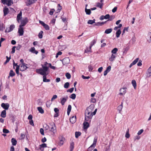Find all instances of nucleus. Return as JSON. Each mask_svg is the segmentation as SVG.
<instances>
[{"mask_svg":"<svg viewBox=\"0 0 151 151\" xmlns=\"http://www.w3.org/2000/svg\"><path fill=\"white\" fill-rule=\"evenodd\" d=\"M35 50V49L34 47H32L30 49L29 51L32 53H33Z\"/></svg>","mask_w":151,"mask_h":151,"instance_id":"e2e57ef3","label":"nucleus"},{"mask_svg":"<svg viewBox=\"0 0 151 151\" xmlns=\"http://www.w3.org/2000/svg\"><path fill=\"white\" fill-rule=\"evenodd\" d=\"M6 60L5 61V62L4 63V64H6L9 61L11 58L10 56L9 58L7 56H6Z\"/></svg>","mask_w":151,"mask_h":151,"instance_id":"ea45409f","label":"nucleus"},{"mask_svg":"<svg viewBox=\"0 0 151 151\" xmlns=\"http://www.w3.org/2000/svg\"><path fill=\"white\" fill-rule=\"evenodd\" d=\"M62 9V7L60 6V4H58V9H57V12H59Z\"/></svg>","mask_w":151,"mask_h":151,"instance_id":"8fccbe9b","label":"nucleus"},{"mask_svg":"<svg viewBox=\"0 0 151 151\" xmlns=\"http://www.w3.org/2000/svg\"><path fill=\"white\" fill-rule=\"evenodd\" d=\"M104 17L105 19H109L110 18V15L109 14H107L104 16Z\"/></svg>","mask_w":151,"mask_h":151,"instance_id":"774afa93","label":"nucleus"},{"mask_svg":"<svg viewBox=\"0 0 151 151\" xmlns=\"http://www.w3.org/2000/svg\"><path fill=\"white\" fill-rule=\"evenodd\" d=\"M1 106L2 107L5 109L4 110H8L9 108V104L8 103H2L1 104Z\"/></svg>","mask_w":151,"mask_h":151,"instance_id":"39448f33","label":"nucleus"},{"mask_svg":"<svg viewBox=\"0 0 151 151\" xmlns=\"http://www.w3.org/2000/svg\"><path fill=\"white\" fill-rule=\"evenodd\" d=\"M69 86V83L68 82H66L65 83L64 85V88H68Z\"/></svg>","mask_w":151,"mask_h":151,"instance_id":"4c0bfd02","label":"nucleus"},{"mask_svg":"<svg viewBox=\"0 0 151 151\" xmlns=\"http://www.w3.org/2000/svg\"><path fill=\"white\" fill-rule=\"evenodd\" d=\"M13 4L12 1L11 0H7L6 4L9 6Z\"/></svg>","mask_w":151,"mask_h":151,"instance_id":"bb28decb","label":"nucleus"},{"mask_svg":"<svg viewBox=\"0 0 151 151\" xmlns=\"http://www.w3.org/2000/svg\"><path fill=\"white\" fill-rule=\"evenodd\" d=\"M88 24H92L94 23L91 20H89L88 21Z\"/></svg>","mask_w":151,"mask_h":151,"instance_id":"69168bd1","label":"nucleus"},{"mask_svg":"<svg viewBox=\"0 0 151 151\" xmlns=\"http://www.w3.org/2000/svg\"><path fill=\"white\" fill-rule=\"evenodd\" d=\"M81 133L80 132H75V137L76 138H78L81 135Z\"/></svg>","mask_w":151,"mask_h":151,"instance_id":"473e14b6","label":"nucleus"},{"mask_svg":"<svg viewBox=\"0 0 151 151\" xmlns=\"http://www.w3.org/2000/svg\"><path fill=\"white\" fill-rule=\"evenodd\" d=\"M131 42L132 44H134L136 41V38L135 37H133L131 39Z\"/></svg>","mask_w":151,"mask_h":151,"instance_id":"49530a36","label":"nucleus"},{"mask_svg":"<svg viewBox=\"0 0 151 151\" xmlns=\"http://www.w3.org/2000/svg\"><path fill=\"white\" fill-rule=\"evenodd\" d=\"M123 107V103L122 102L121 104L119 106L117 107V110L119 111V113H120L122 111Z\"/></svg>","mask_w":151,"mask_h":151,"instance_id":"dca6fc26","label":"nucleus"},{"mask_svg":"<svg viewBox=\"0 0 151 151\" xmlns=\"http://www.w3.org/2000/svg\"><path fill=\"white\" fill-rule=\"evenodd\" d=\"M117 51V48H115L112 50L111 52L113 53V54H116Z\"/></svg>","mask_w":151,"mask_h":151,"instance_id":"e433bc0d","label":"nucleus"},{"mask_svg":"<svg viewBox=\"0 0 151 151\" xmlns=\"http://www.w3.org/2000/svg\"><path fill=\"white\" fill-rule=\"evenodd\" d=\"M16 48V46H14L12 48V51H11V53L13 54L15 52V48Z\"/></svg>","mask_w":151,"mask_h":151,"instance_id":"052dcab7","label":"nucleus"},{"mask_svg":"<svg viewBox=\"0 0 151 151\" xmlns=\"http://www.w3.org/2000/svg\"><path fill=\"white\" fill-rule=\"evenodd\" d=\"M3 12L4 13V16H5L8 14L9 12L8 9L7 7H5L4 9Z\"/></svg>","mask_w":151,"mask_h":151,"instance_id":"2eb2a0df","label":"nucleus"},{"mask_svg":"<svg viewBox=\"0 0 151 151\" xmlns=\"http://www.w3.org/2000/svg\"><path fill=\"white\" fill-rule=\"evenodd\" d=\"M147 37L149 38L150 40H151V32H148Z\"/></svg>","mask_w":151,"mask_h":151,"instance_id":"13d9d810","label":"nucleus"},{"mask_svg":"<svg viewBox=\"0 0 151 151\" xmlns=\"http://www.w3.org/2000/svg\"><path fill=\"white\" fill-rule=\"evenodd\" d=\"M85 12L87 14L90 15L91 14V12L90 9H88L85 8Z\"/></svg>","mask_w":151,"mask_h":151,"instance_id":"cd10ccee","label":"nucleus"},{"mask_svg":"<svg viewBox=\"0 0 151 151\" xmlns=\"http://www.w3.org/2000/svg\"><path fill=\"white\" fill-rule=\"evenodd\" d=\"M92 107L90 106L88 107L85 111V120L86 121H90L93 116L91 111Z\"/></svg>","mask_w":151,"mask_h":151,"instance_id":"f257e3e1","label":"nucleus"},{"mask_svg":"<svg viewBox=\"0 0 151 151\" xmlns=\"http://www.w3.org/2000/svg\"><path fill=\"white\" fill-rule=\"evenodd\" d=\"M121 33V32L120 29H118L116 32V36L117 38L119 37Z\"/></svg>","mask_w":151,"mask_h":151,"instance_id":"a878e982","label":"nucleus"},{"mask_svg":"<svg viewBox=\"0 0 151 151\" xmlns=\"http://www.w3.org/2000/svg\"><path fill=\"white\" fill-rule=\"evenodd\" d=\"M71 109V106L70 105L68 106L67 109V114L69 115Z\"/></svg>","mask_w":151,"mask_h":151,"instance_id":"c85d7f7f","label":"nucleus"},{"mask_svg":"<svg viewBox=\"0 0 151 151\" xmlns=\"http://www.w3.org/2000/svg\"><path fill=\"white\" fill-rule=\"evenodd\" d=\"M3 132L5 133H8L9 132V130L6 129H4L3 130Z\"/></svg>","mask_w":151,"mask_h":151,"instance_id":"5fc2aeb1","label":"nucleus"},{"mask_svg":"<svg viewBox=\"0 0 151 151\" xmlns=\"http://www.w3.org/2000/svg\"><path fill=\"white\" fill-rule=\"evenodd\" d=\"M96 41L94 40L91 42V44L89 47V50H88V51H90V50L91 49L92 47L96 43Z\"/></svg>","mask_w":151,"mask_h":151,"instance_id":"5701e85b","label":"nucleus"},{"mask_svg":"<svg viewBox=\"0 0 151 151\" xmlns=\"http://www.w3.org/2000/svg\"><path fill=\"white\" fill-rule=\"evenodd\" d=\"M15 28V26L14 25H11L9 27V29L11 31L13 30V29Z\"/></svg>","mask_w":151,"mask_h":151,"instance_id":"09e8293b","label":"nucleus"},{"mask_svg":"<svg viewBox=\"0 0 151 151\" xmlns=\"http://www.w3.org/2000/svg\"><path fill=\"white\" fill-rule=\"evenodd\" d=\"M29 2V4H31L34 3L37 0H27Z\"/></svg>","mask_w":151,"mask_h":151,"instance_id":"de8ad7c7","label":"nucleus"},{"mask_svg":"<svg viewBox=\"0 0 151 151\" xmlns=\"http://www.w3.org/2000/svg\"><path fill=\"white\" fill-rule=\"evenodd\" d=\"M74 143L73 142H72L70 144V151H72L74 148Z\"/></svg>","mask_w":151,"mask_h":151,"instance_id":"393cba45","label":"nucleus"},{"mask_svg":"<svg viewBox=\"0 0 151 151\" xmlns=\"http://www.w3.org/2000/svg\"><path fill=\"white\" fill-rule=\"evenodd\" d=\"M76 96L75 94L73 93L70 96V97L73 99H75L76 98Z\"/></svg>","mask_w":151,"mask_h":151,"instance_id":"c9c22d12","label":"nucleus"},{"mask_svg":"<svg viewBox=\"0 0 151 151\" xmlns=\"http://www.w3.org/2000/svg\"><path fill=\"white\" fill-rule=\"evenodd\" d=\"M144 130L143 129L139 130L137 133V134L138 135H140L143 132Z\"/></svg>","mask_w":151,"mask_h":151,"instance_id":"bf43d9fd","label":"nucleus"},{"mask_svg":"<svg viewBox=\"0 0 151 151\" xmlns=\"http://www.w3.org/2000/svg\"><path fill=\"white\" fill-rule=\"evenodd\" d=\"M115 18V16L114 15L110 16V18L108 20V21H111L112 20Z\"/></svg>","mask_w":151,"mask_h":151,"instance_id":"a18cd8bd","label":"nucleus"},{"mask_svg":"<svg viewBox=\"0 0 151 151\" xmlns=\"http://www.w3.org/2000/svg\"><path fill=\"white\" fill-rule=\"evenodd\" d=\"M139 60V58H137L132 63L134 65H135L138 61Z\"/></svg>","mask_w":151,"mask_h":151,"instance_id":"603ef678","label":"nucleus"},{"mask_svg":"<svg viewBox=\"0 0 151 151\" xmlns=\"http://www.w3.org/2000/svg\"><path fill=\"white\" fill-rule=\"evenodd\" d=\"M132 83L134 89H135L136 87V83L135 80H132Z\"/></svg>","mask_w":151,"mask_h":151,"instance_id":"7c9ffc66","label":"nucleus"},{"mask_svg":"<svg viewBox=\"0 0 151 151\" xmlns=\"http://www.w3.org/2000/svg\"><path fill=\"white\" fill-rule=\"evenodd\" d=\"M29 123L30 125H32V126H34V124L33 121L32 120H31L29 121Z\"/></svg>","mask_w":151,"mask_h":151,"instance_id":"338daca9","label":"nucleus"},{"mask_svg":"<svg viewBox=\"0 0 151 151\" xmlns=\"http://www.w3.org/2000/svg\"><path fill=\"white\" fill-rule=\"evenodd\" d=\"M43 32L42 31H41L39 33L38 36L41 39L42 37V34Z\"/></svg>","mask_w":151,"mask_h":151,"instance_id":"f704fd0d","label":"nucleus"},{"mask_svg":"<svg viewBox=\"0 0 151 151\" xmlns=\"http://www.w3.org/2000/svg\"><path fill=\"white\" fill-rule=\"evenodd\" d=\"M49 129L50 131L53 132V133H55L56 132V127L54 123H52L50 125V128H49Z\"/></svg>","mask_w":151,"mask_h":151,"instance_id":"20e7f679","label":"nucleus"},{"mask_svg":"<svg viewBox=\"0 0 151 151\" xmlns=\"http://www.w3.org/2000/svg\"><path fill=\"white\" fill-rule=\"evenodd\" d=\"M40 146H41V147H42L43 148L47 147V145L45 143L42 144L40 145Z\"/></svg>","mask_w":151,"mask_h":151,"instance_id":"680f3d73","label":"nucleus"},{"mask_svg":"<svg viewBox=\"0 0 151 151\" xmlns=\"http://www.w3.org/2000/svg\"><path fill=\"white\" fill-rule=\"evenodd\" d=\"M65 76L68 79H69L71 77V75L70 74L68 73H67L65 74Z\"/></svg>","mask_w":151,"mask_h":151,"instance_id":"79ce46f5","label":"nucleus"},{"mask_svg":"<svg viewBox=\"0 0 151 151\" xmlns=\"http://www.w3.org/2000/svg\"><path fill=\"white\" fill-rule=\"evenodd\" d=\"M129 129H128L126 132V134H125V136L127 138H129L130 137V135L129 133Z\"/></svg>","mask_w":151,"mask_h":151,"instance_id":"58836bf2","label":"nucleus"},{"mask_svg":"<svg viewBox=\"0 0 151 151\" xmlns=\"http://www.w3.org/2000/svg\"><path fill=\"white\" fill-rule=\"evenodd\" d=\"M62 62L63 65H67L69 63L70 60L68 58H65L63 60Z\"/></svg>","mask_w":151,"mask_h":151,"instance_id":"6e6552de","label":"nucleus"},{"mask_svg":"<svg viewBox=\"0 0 151 151\" xmlns=\"http://www.w3.org/2000/svg\"><path fill=\"white\" fill-rule=\"evenodd\" d=\"M49 64L47 62H45L43 65L42 64L41 65L42 68L36 69V72L37 73L47 72L49 67H48Z\"/></svg>","mask_w":151,"mask_h":151,"instance_id":"f03ea898","label":"nucleus"},{"mask_svg":"<svg viewBox=\"0 0 151 151\" xmlns=\"http://www.w3.org/2000/svg\"><path fill=\"white\" fill-rule=\"evenodd\" d=\"M40 133H41V134L43 135H44V130L43 129H42V128H41L40 129Z\"/></svg>","mask_w":151,"mask_h":151,"instance_id":"4d7b16f0","label":"nucleus"},{"mask_svg":"<svg viewBox=\"0 0 151 151\" xmlns=\"http://www.w3.org/2000/svg\"><path fill=\"white\" fill-rule=\"evenodd\" d=\"M97 141V138L95 137L94 139L93 142V144H92L93 145H94L96 146V143Z\"/></svg>","mask_w":151,"mask_h":151,"instance_id":"37998d69","label":"nucleus"},{"mask_svg":"<svg viewBox=\"0 0 151 151\" xmlns=\"http://www.w3.org/2000/svg\"><path fill=\"white\" fill-rule=\"evenodd\" d=\"M112 31V28H109L107 29H106L104 33L106 34H108L111 33Z\"/></svg>","mask_w":151,"mask_h":151,"instance_id":"412c9836","label":"nucleus"},{"mask_svg":"<svg viewBox=\"0 0 151 151\" xmlns=\"http://www.w3.org/2000/svg\"><path fill=\"white\" fill-rule=\"evenodd\" d=\"M108 20H107L105 22H98L97 24H96L95 25H96V26H98L99 25H102V24H104L105 23H106V22H107Z\"/></svg>","mask_w":151,"mask_h":151,"instance_id":"72a5a7b5","label":"nucleus"},{"mask_svg":"<svg viewBox=\"0 0 151 151\" xmlns=\"http://www.w3.org/2000/svg\"><path fill=\"white\" fill-rule=\"evenodd\" d=\"M43 27L46 30H49L50 29V27L47 24H45Z\"/></svg>","mask_w":151,"mask_h":151,"instance_id":"a19ab883","label":"nucleus"},{"mask_svg":"<svg viewBox=\"0 0 151 151\" xmlns=\"http://www.w3.org/2000/svg\"><path fill=\"white\" fill-rule=\"evenodd\" d=\"M27 64H21V65H20V70L22 71H23L26 70L27 68Z\"/></svg>","mask_w":151,"mask_h":151,"instance_id":"423d86ee","label":"nucleus"},{"mask_svg":"<svg viewBox=\"0 0 151 151\" xmlns=\"http://www.w3.org/2000/svg\"><path fill=\"white\" fill-rule=\"evenodd\" d=\"M95 146L92 145L88 149L87 151H91L95 147Z\"/></svg>","mask_w":151,"mask_h":151,"instance_id":"2f4dec72","label":"nucleus"},{"mask_svg":"<svg viewBox=\"0 0 151 151\" xmlns=\"http://www.w3.org/2000/svg\"><path fill=\"white\" fill-rule=\"evenodd\" d=\"M23 29L22 27H19L18 29V32L19 33V36H22L24 34Z\"/></svg>","mask_w":151,"mask_h":151,"instance_id":"f8f14e48","label":"nucleus"},{"mask_svg":"<svg viewBox=\"0 0 151 151\" xmlns=\"http://www.w3.org/2000/svg\"><path fill=\"white\" fill-rule=\"evenodd\" d=\"M146 76L147 78H149L151 76V66L148 69L146 74Z\"/></svg>","mask_w":151,"mask_h":151,"instance_id":"9d476101","label":"nucleus"},{"mask_svg":"<svg viewBox=\"0 0 151 151\" xmlns=\"http://www.w3.org/2000/svg\"><path fill=\"white\" fill-rule=\"evenodd\" d=\"M48 67H50V68L53 70H55V67L54 66H52L51 63L49 64V65L48 66Z\"/></svg>","mask_w":151,"mask_h":151,"instance_id":"864d4df0","label":"nucleus"},{"mask_svg":"<svg viewBox=\"0 0 151 151\" xmlns=\"http://www.w3.org/2000/svg\"><path fill=\"white\" fill-rule=\"evenodd\" d=\"M37 109V110L40 113L42 114L44 113V111L41 107H38Z\"/></svg>","mask_w":151,"mask_h":151,"instance_id":"c756f323","label":"nucleus"},{"mask_svg":"<svg viewBox=\"0 0 151 151\" xmlns=\"http://www.w3.org/2000/svg\"><path fill=\"white\" fill-rule=\"evenodd\" d=\"M76 116H73L70 119V122L72 124L76 122Z\"/></svg>","mask_w":151,"mask_h":151,"instance_id":"4468645a","label":"nucleus"},{"mask_svg":"<svg viewBox=\"0 0 151 151\" xmlns=\"http://www.w3.org/2000/svg\"><path fill=\"white\" fill-rule=\"evenodd\" d=\"M82 78L83 79H88L90 78V77L89 76H85L83 75L82 76Z\"/></svg>","mask_w":151,"mask_h":151,"instance_id":"0e129e2a","label":"nucleus"},{"mask_svg":"<svg viewBox=\"0 0 151 151\" xmlns=\"http://www.w3.org/2000/svg\"><path fill=\"white\" fill-rule=\"evenodd\" d=\"M6 112L5 110H3L1 114V116L3 118H5L6 116Z\"/></svg>","mask_w":151,"mask_h":151,"instance_id":"a211bd4d","label":"nucleus"},{"mask_svg":"<svg viewBox=\"0 0 151 151\" xmlns=\"http://www.w3.org/2000/svg\"><path fill=\"white\" fill-rule=\"evenodd\" d=\"M25 134H24L21 133V134L20 139H22L25 138Z\"/></svg>","mask_w":151,"mask_h":151,"instance_id":"3c124183","label":"nucleus"},{"mask_svg":"<svg viewBox=\"0 0 151 151\" xmlns=\"http://www.w3.org/2000/svg\"><path fill=\"white\" fill-rule=\"evenodd\" d=\"M116 57L115 55L112 54L111 57L109 58V60L111 61H114Z\"/></svg>","mask_w":151,"mask_h":151,"instance_id":"6ab92c4d","label":"nucleus"},{"mask_svg":"<svg viewBox=\"0 0 151 151\" xmlns=\"http://www.w3.org/2000/svg\"><path fill=\"white\" fill-rule=\"evenodd\" d=\"M68 99V97L67 96L64 97L60 99L61 103L62 105H64L65 103L66 102Z\"/></svg>","mask_w":151,"mask_h":151,"instance_id":"0eeeda50","label":"nucleus"},{"mask_svg":"<svg viewBox=\"0 0 151 151\" xmlns=\"http://www.w3.org/2000/svg\"><path fill=\"white\" fill-rule=\"evenodd\" d=\"M103 4H101L100 3H98L97 4V6L99 7L100 8H102Z\"/></svg>","mask_w":151,"mask_h":151,"instance_id":"c03bdc74","label":"nucleus"},{"mask_svg":"<svg viewBox=\"0 0 151 151\" xmlns=\"http://www.w3.org/2000/svg\"><path fill=\"white\" fill-rule=\"evenodd\" d=\"M12 144L13 145H16L17 143V140L14 138H12L11 139Z\"/></svg>","mask_w":151,"mask_h":151,"instance_id":"4be33fe9","label":"nucleus"},{"mask_svg":"<svg viewBox=\"0 0 151 151\" xmlns=\"http://www.w3.org/2000/svg\"><path fill=\"white\" fill-rule=\"evenodd\" d=\"M22 12L20 11V13L17 15V20L19 22V21L22 18Z\"/></svg>","mask_w":151,"mask_h":151,"instance_id":"aec40b11","label":"nucleus"},{"mask_svg":"<svg viewBox=\"0 0 151 151\" xmlns=\"http://www.w3.org/2000/svg\"><path fill=\"white\" fill-rule=\"evenodd\" d=\"M60 142L59 143V145L60 146L62 145L63 144V142L65 140L64 138L62 136L60 137Z\"/></svg>","mask_w":151,"mask_h":151,"instance_id":"ddd939ff","label":"nucleus"},{"mask_svg":"<svg viewBox=\"0 0 151 151\" xmlns=\"http://www.w3.org/2000/svg\"><path fill=\"white\" fill-rule=\"evenodd\" d=\"M27 22L28 21L27 19H25L22 21L21 22V24L19 27H22L24 26Z\"/></svg>","mask_w":151,"mask_h":151,"instance_id":"1a4fd4ad","label":"nucleus"},{"mask_svg":"<svg viewBox=\"0 0 151 151\" xmlns=\"http://www.w3.org/2000/svg\"><path fill=\"white\" fill-rule=\"evenodd\" d=\"M83 127L85 129H87L89 127V124L87 122H84L83 123Z\"/></svg>","mask_w":151,"mask_h":151,"instance_id":"f3484780","label":"nucleus"},{"mask_svg":"<svg viewBox=\"0 0 151 151\" xmlns=\"http://www.w3.org/2000/svg\"><path fill=\"white\" fill-rule=\"evenodd\" d=\"M74 89V88H72L68 90L67 91L69 92L70 93H72L73 92Z\"/></svg>","mask_w":151,"mask_h":151,"instance_id":"6e6d98bb","label":"nucleus"},{"mask_svg":"<svg viewBox=\"0 0 151 151\" xmlns=\"http://www.w3.org/2000/svg\"><path fill=\"white\" fill-rule=\"evenodd\" d=\"M126 89L127 88H121L119 90L120 92L119 94L120 95H124L126 93Z\"/></svg>","mask_w":151,"mask_h":151,"instance_id":"9b49d317","label":"nucleus"},{"mask_svg":"<svg viewBox=\"0 0 151 151\" xmlns=\"http://www.w3.org/2000/svg\"><path fill=\"white\" fill-rule=\"evenodd\" d=\"M41 75H43V81L44 82H50V80L49 79H47L46 76L48 74L47 72H40V73H37Z\"/></svg>","mask_w":151,"mask_h":151,"instance_id":"7ed1b4c3","label":"nucleus"},{"mask_svg":"<svg viewBox=\"0 0 151 151\" xmlns=\"http://www.w3.org/2000/svg\"><path fill=\"white\" fill-rule=\"evenodd\" d=\"M15 75V73L12 70H11L9 73V76L13 77Z\"/></svg>","mask_w":151,"mask_h":151,"instance_id":"b1692460","label":"nucleus"}]
</instances>
